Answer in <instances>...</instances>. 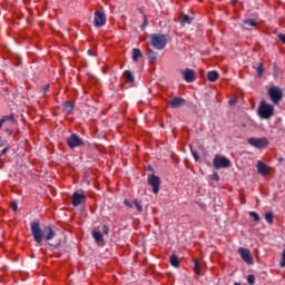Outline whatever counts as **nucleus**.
I'll list each match as a JSON object with an SVG mask.
<instances>
[{
    "instance_id": "nucleus-10",
    "label": "nucleus",
    "mask_w": 285,
    "mask_h": 285,
    "mask_svg": "<svg viewBox=\"0 0 285 285\" xmlns=\"http://www.w3.org/2000/svg\"><path fill=\"white\" fill-rule=\"evenodd\" d=\"M95 28H104L106 26V13L101 11H96L94 16Z\"/></svg>"
},
{
    "instance_id": "nucleus-26",
    "label": "nucleus",
    "mask_w": 285,
    "mask_h": 285,
    "mask_svg": "<svg viewBox=\"0 0 285 285\" xmlns=\"http://www.w3.org/2000/svg\"><path fill=\"white\" fill-rule=\"evenodd\" d=\"M1 120L3 121V124H6V121H9V124H14V116L13 115L4 116L1 118Z\"/></svg>"
},
{
    "instance_id": "nucleus-33",
    "label": "nucleus",
    "mask_w": 285,
    "mask_h": 285,
    "mask_svg": "<svg viewBox=\"0 0 285 285\" xmlns=\"http://www.w3.org/2000/svg\"><path fill=\"white\" fill-rule=\"evenodd\" d=\"M11 208H12L13 213H17V209L19 208V205L17 204V202L11 203Z\"/></svg>"
},
{
    "instance_id": "nucleus-15",
    "label": "nucleus",
    "mask_w": 285,
    "mask_h": 285,
    "mask_svg": "<svg viewBox=\"0 0 285 285\" xmlns=\"http://www.w3.org/2000/svg\"><path fill=\"white\" fill-rule=\"evenodd\" d=\"M256 168H257V173H258L259 175H266V174H268V170H269V168L267 167V165L264 164L262 160H258V161H257Z\"/></svg>"
},
{
    "instance_id": "nucleus-34",
    "label": "nucleus",
    "mask_w": 285,
    "mask_h": 285,
    "mask_svg": "<svg viewBox=\"0 0 285 285\" xmlns=\"http://www.w3.org/2000/svg\"><path fill=\"white\" fill-rule=\"evenodd\" d=\"M191 155H193L195 161H199V154H197V151L191 150Z\"/></svg>"
},
{
    "instance_id": "nucleus-31",
    "label": "nucleus",
    "mask_w": 285,
    "mask_h": 285,
    "mask_svg": "<svg viewBox=\"0 0 285 285\" xmlns=\"http://www.w3.org/2000/svg\"><path fill=\"white\" fill-rule=\"evenodd\" d=\"M48 90H50V85H46L45 87H42L41 92H42L43 97H46V94L48 92Z\"/></svg>"
},
{
    "instance_id": "nucleus-28",
    "label": "nucleus",
    "mask_w": 285,
    "mask_h": 285,
    "mask_svg": "<svg viewBox=\"0 0 285 285\" xmlns=\"http://www.w3.org/2000/svg\"><path fill=\"white\" fill-rule=\"evenodd\" d=\"M144 22L141 23L140 28L141 30H146V28L148 27V16L144 14Z\"/></svg>"
},
{
    "instance_id": "nucleus-17",
    "label": "nucleus",
    "mask_w": 285,
    "mask_h": 285,
    "mask_svg": "<svg viewBox=\"0 0 285 285\" xmlns=\"http://www.w3.org/2000/svg\"><path fill=\"white\" fill-rule=\"evenodd\" d=\"M91 235L96 242V244H104V234L101 232L94 229Z\"/></svg>"
},
{
    "instance_id": "nucleus-45",
    "label": "nucleus",
    "mask_w": 285,
    "mask_h": 285,
    "mask_svg": "<svg viewBox=\"0 0 285 285\" xmlns=\"http://www.w3.org/2000/svg\"><path fill=\"white\" fill-rule=\"evenodd\" d=\"M232 3L235 6V3H237V0H233Z\"/></svg>"
},
{
    "instance_id": "nucleus-29",
    "label": "nucleus",
    "mask_w": 285,
    "mask_h": 285,
    "mask_svg": "<svg viewBox=\"0 0 285 285\" xmlns=\"http://www.w3.org/2000/svg\"><path fill=\"white\" fill-rule=\"evenodd\" d=\"M134 204H135L138 213H141L144 210V206H141V203H139V200L135 199Z\"/></svg>"
},
{
    "instance_id": "nucleus-7",
    "label": "nucleus",
    "mask_w": 285,
    "mask_h": 285,
    "mask_svg": "<svg viewBox=\"0 0 285 285\" xmlns=\"http://www.w3.org/2000/svg\"><path fill=\"white\" fill-rule=\"evenodd\" d=\"M148 184L153 188V194L158 195L159 194V187L161 186V178H159L155 174H150L148 176Z\"/></svg>"
},
{
    "instance_id": "nucleus-6",
    "label": "nucleus",
    "mask_w": 285,
    "mask_h": 285,
    "mask_svg": "<svg viewBox=\"0 0 285 285\" xmlns=\"http://www.w3.org/2000/svg\"><path fill=\"white\" fill-rule=\"evenodd\" d=\"M247 144L249 146H253L254 148H258V150H262V148H268V139L263 138H248Z\"/></svg>"
},
{
    "instance_id": "nucleus-32",
    "label": "nucleus",
    "mask_w": 285,
    "mask_h": 285,
    "mask_svg": "<svg viewBox=\"0 0 285 285\" xmlns=\"http://www.w3.org/2000/svg\"><path fill=\"white\" fill-rule=\"evenodd\" d=\"M247 282H248V284H255V276L254 275H248L247 276Z\"/></svg>"
},
{
    "instance_id": "nucleus-23",
    "label": "nucleus",
    "mask_w": 285,
    "mask_h": 285,
    "mask_svg": "<svg viewBox=\"0 0 285 285\" xmlns=\"http://www.w3.org/2000/svg\"><path fill=\"white\" fill-rule=\"evenodd\" d=\"M254 70H256L257 77L264 76V62H259L257 66H254Z\"/></svg>"
},
{
    "instance_id": "nucleus-16",
    "label": "nucleus",
    "mask_w": 285,
    "mask_h": 285,
    "mask_svg": "<svg viewBox=\"0 0 285 285\" xmlns=\"http://www.w3.org/2000/svg\"><path fill=\"white\" fill-rule=\"evenodd\" d=\"M178 19L181 26H190L193 23V18H189L186 13H180Z\"/></svg>"
},
{
    "instance_id": "nucleus-42",
    "label": "nucleus",
    "mask_w": 285,
    "mask_h": 285,
    "mask_svg": "<svg viewBox=\"0 0 285 285\" xmlns=\"http://www.w3.org/2000/svg\"><path fill=\"white\" fill-rule=\"evenodd\" d=\"M6 131L8 132V135H12L13 132L12 128H7Z\"/></svg>"
},
{
    "instance_id": "nucleus-18",
    "label": "nucleus",
    "mask_w": 285,
    "mask_h": 285,
    "mask_svg": "<svg viewBox=\"0 0 285 285\" xmlns=\"http://www.w3.org/2000/svg\"><path fill=\"white\" fill-rule=\"evenodd\" d=\"M140 57H144V53L141 52V49L134 48L132 49V56H131L132 61H139Z\"/></svg>"
},
{
    "instance_id": "nucleus-24",
    "label": "nucleus",
    "mask_w": 285,
    "mask_h": 285,
    "mask_svg": "<svg viewBox=\"0 0 285 285\" xmlns=\"http://www.w3.org/2000/svg\"><path fill=\"white\" fill-rule=\"evenodd\" d=\"M273 219H274L273 212L265 213V220L267 222V224H273Z\"/></svg>"
},
{
    "instance_id": "nucleus-4",
    "label": "nucleus",
    "mask_w": 285,
    "mask_h": 285,
    "mask_svg": "<svg viewBox=\"0 0 285 285\" xmlns=\"http://www.w3.org/2000/svg\"><path fill=\"white\" fill-rule=\"evenodd\" d=\"M268 97L271 101L277 106L284 99V91L279 87H272L268 89Z\"/></svg>"
},
{
    "instance_id": "nucleus-39",
    "label": "nucleus",
    "mask_w": 285,
    "mask_h": 285,
    "mask_svg": "<svg viewBox=\"0 0 285 285\" xmlns=\"http://www.w3.org/2000/svg\"><path fill=\"white\" fill-rule=\"evenodd\" d=\"M278 39L282 41V43H285V35L284 33H278Z\"/></svg>"
},
{
    "instance_id": "nucleus-19",
    "label": "nucleus",
    "mask_w": 285,
    "mask_h": 285,
    "mask_svg": "<svg viewBox=\"0 0 285 285\" xmlns=\"http://www.w3.org/2000/svg\"><path fill=\"white\" fill-rule=\"evenodd\" d=\"M124 77H125L127 83H135V76L132 75V71H130V70L124 71Z\"/></svg>"
},
{
    "instance_id": "nucleus-21",
    "label": "nucleus",
    "mask_w": 285,
    "mask_h": 285,
    "mask_svg": "<svg viewBox=\"0 0 285 285\" xmlns=\"http://www.w3.org/2000/svg\"><path fill=\"white\" fill-rule=\"evenodd\" d=\"M169 262H170L171 266H174V268H179L180 263H179V256L178 255L173 254L169 258Z\"/></svg>"
},
{
    "instance_id": "nucleus-22",
    "label": "nucleus",
    "mask_w": 285,
    "mask_h": 285,
    "mask_svg": "<svg viewBox=\"0 0 285 285\" xmlns=\"http://www.w3.org/2000/svg\"><path fill=\"white\" fill-rule=\"evenodd\" d=\"M147 57H148L150 63H155V61H157V52L153 51V49L147 50Z\"/></svg>"
},
{
    "instance_id": "nucleus-12",
    "label": "nucleus",
    "mask_w": 285,
    "mask_h": 285,
    "mask_svg": "<svg viewBox=\"0 0 285 285\" xmlns=\"http://www.w3.org/2000/svg\"><path fill=\"white\" fill-rule=\"evenodd\" d=\"M181 75L187 83H193L195 82V79H197L195 70L193 69H185L184 71H181Z\"/></svg>"
},
{
    "instance_id": "nucleus-11",
    "label": "nucleus",
    "mask_w": 285,
    "mask_h": 285,
    "mask_svg": "<svg viewBox=\"0 0 285 285\" xmlns=\"http://www.w3.org/2000/svg\"><path fill=\"white\" fill-rule=\"evenodd\" d=\"M72 206H81L82 202H86V194L83 190H77L73 193L72 197Z\"/></svg>"
},
{
    "instance_id": "nucleus-5",
    "label": "nucleus",
    "mask_w": 285,
    "mask_h": 285,
    "mask_svg": "<svg viewBox=\"0 0 285 285\" xmlns=\"http://www.w3.org/2000/svg\"><path fill=\"white\" fill-rule=\"evenodd\" d=\"M213 164H214V168H216V170H219L220 168H230V159L220 156V155H216L213 159Z\"/></svg>"
},
{
    "instance_id": "nucleus-2",
    "label": "nucleus",
    "mask_w": 285,
    "mask_h": 285,
    "mask_svg": "<svg viewBox=\"0 0 285 285\" xmlns=\"http://www.w3.org/2000/svg\"><path fill=\"white\" fill-rule=\"evenodd\" d=\"M150 41L151 46L156 50H164V48H166V46L168 45V36L164 33H153L150 35Z\"/></svg>"
},
{
    "instance_id": "nucleus-13",
    "label": "nucleus",
    "mask_w": 285,
    "mask_h": 285,
    "mask_svg": "<svg viewBox=\"0 0 285 285\" xmlns=\"http://www.w3.org/2000/svg\"><path fill=\"white\" fill-rule=\"evenodd\" d=\"M62 112L66 115H72V112H75V104H72V101H66L62 104Z\"/></svg>"
},
{
    "instance_id": "nucleus-46",
    "label": "nucleus",
    "mask_w": 285,
    "mask_h": 285,
    "mask_svg": "<svg viewBox=\"0 0 285 285\" xmlns=\"http://www.w3.org/2000/svg\"><path fill=\"white\" fill-rule=\"evenodd\" d=\"M234 285H242L240 283L235 282Z\"/></svg>"
},
{
    "instance_id": "nucleus-37",
    "label": "nucleus",
    "mask_w": 285,
    "mask_h": 285,
    "mask_svg": "<svg viewBox=\"0 0 285 285\" xmlns=\"http://www.w3.org/2000/svg\"><path fill=\"white\" fill-rule=\"evenodd\" d=\"M212 179H213L214 181H219V174L214 173L213 176H212Z\"/></svg>"
},
{
    "instance_id": "nucleus-44",
    "label": "nucleus",
    "mask_w": 285,
    "mask_h": 285,
    "mask_svg": "<svg viewBox=\"0 0 285 285\" xmlns=\"http://www.w3.org/2000/svg\"><path fill=\"white\" fill-rule=\"evenodd\" d=\"M87 52H88V55H89L90 57H92V51H91V50H88Z\"/></svg>"
},
{
    "instance_id": "nucleus-27",
    "label": "nucleus",
    "mask_w": 285,
    "mask_h": 285,
    "mask_svg": "<svg viewBox=\"0 0 285 285\" xmlns=\"http://www.w3.org/2000/svg\"><path fill=\"white\" fill-rule=\"evenodd\" d=\"M249 217H253L254 222L259 223L262 218L259 217V214L257 212H249Z\"/></svg>"
},
{
    "instance_id": "nucleus-1",
    "label": "nucleus",
    "mask_w": 285,
    "mask_h": 285,
    "mask_svg": "<svg viewBox=\"0 0 285 285\" xmlns=\"http://www.w3.org/2000/svg\"><path fill=\"white\" fill-rule=\"evenodd\" d=\"M30 228L36 244H41L43 239L45 242H52V239L57 237V232H55L52 227L46 226L43 229H41L39 222H32L30 224Z\"/></svg>"
},
{
    "instance_id": "nucleus-8",
    "label": "nucleus",
    "mask_w": 285,
    "mask_h": 285,
    "mask_svg": "<svg viewBox=\"0 0 285 285\" xmlns=\"http://www.w3.org/2000/svg\"><path fill=\"white\" fill-rule=\"evenodd\" d=\"M67 145L71 149L79 148V146H83V139H81L77 134H71L70 137L67 138Z\"/></svg>"
},
{
    "instance_id": "nucleus-40",
    "label": "nucleus",
    "mask_w": 285,
    "mask_h": 285,
    "mask_svg": "<svg viewBox=\"0 0 285 285\" xmlns=\"http://www.w3.org/2000/svg\"><path fill=\"white\" fill-rule=\"evenodd\" d=\"M10 150V148H3L2 151L0 153V155H6V153H8Z\"/></svg>"
},
{
    "instance_id": "nucleus-20",
    "label": "nucleus",
    "mask_w": 285,
    "mask_h": 285,
    "mask_svg": "<svg viewBox=\"0 0 285 285\" xmlns=\"http://www.w3.org/2000/svg\"><path fill=\"white\" fill-rule=\"evenodd\" d=\"M207 79L208 81L215 82L217 79H219V72H217L216 70L208 71Z\"/></svg>"
},
{
    "instance_id": "nucleus-3",
    "label": "nucleus",
    "mask_w": 285,
    "mask_h": 285,
    "mask_svg": "<svg viewBox=\"0 0 285 285\" xmlns=\"http://www.w3.org/2000/svg\"><path fill=\"white\" fill-rule=\"evenodd\" d=\"M273 112H275V107H273V105H268L266 100H262L258 106V116L261 119H271L273 117Z\"/></svg>"
},
{
    "instance_id": "nucleus-43",
    "label": "nucleus",
    "mask_w": 285,
    "mask_h": 285,
    "mask_svg": "<svg viewBox=\"0 0 285 285\" xmlns=\"http://www.w3.org/2000/svg\"><path fill=\"white\" fill-rule=\"evenodd\" d=\"M3 146V139L0 138V148Z\"/></svg>"
},
{
    "instance_id": "nucleus-30",
    "label": "nucleus",
    "mask_w": 285,
    "mask_h": 285,
    "mask_svg": "<svg viewBox=\"0 0 285 285\" xmlns=\"http://www.w3.org/2000/svg\"><path fill=\"white\" fill-rule=\"evenodd\" d=\"M281 268H285V249L282 253V262L279 264Z\"/></svg>"
},
{
    "instance_id": "nucleus-38",
    "label": "nucleus",
    "mask_w": 285,
    "mask_h": 285,
    "mask_svg": "<svg viewBox=\"0 0 285 285\" xmlns=\"http://www.w3.org/2000/svg\"><path fill=\"white\" fill-rule=\"evenodd\" d=\"M124 204H125V206H127L128 208H132V203H130V200L125 199V200H124Z\"/></svg>"
},
{
    "instance_id": "nucleus-14",
    "label": "nucleus",
    "mask_w": 285,
    "mask_h": 285,
    "mask_svg": "<svg viewBox=\"0 0 285 285\" xmlns=\"http://www.w3.org/2000/svg\"><path fill=\"white\" fill-rule=\"evenodd\" d=\"M184 104H186V100L184 98L175 97L169 102V106L171 108H181V106H184Z\"/></svg>"
},
{
    "instance_id": "nucleus-41",
    "label": "nucleus",
    "mask_w": 285,
    "mask_h": 285,
    "mask_svg": "<svg viewBox=\"0 0 285 285\" xmlns=\"http://www.w3.org/2000/svg\"><path fill=\"white\" fill-rule=\"evenodd\" d=\"M138 12H140V14H142V18H144V14H146V12L144 11V8H139Z\"/></svg>"
},
{
    "instance_id": "nucleus-36",
    "label": "nucleus",
    "mask_w": 285,
    "mask_h": 285,
    "mask_svg": "<svg viewBox=\"0 0 285 285\" xmlns=\"http://www.w3.org/2000/svg\"><path fill=\"white\" fill-rule=\"evenodd\" d=\"M194 271L197 273V275H199V263H197V261L195 262Z\"/></svg>"
},
{
    "instance_id": "nucleus-9",
    "label": "nucleus",
    "mask_w": 285,
    "mask_h": 285,
    "mask_svg": "<svg viewBox=\"0 0 285 285\" xmlns=\"http://www.w3.org/2000/svg\"><path fill=\"white\" fill-rule=\"evenodd\" d=\"M238 253H239L243 262H245V264H250V265L255 264V261L253 259V256L250 255V249L239 247Z\"/></svg>"
},
{
    "instance_id": "nucleus-35",
    "label": "nucleus",
    "mask_w": 285,
    "mask_h": 285,
    "mask_svg": "<svg viewBox=\"0 0 285 285\" xmlns=\"http://www.w3.org/2000/svg\"><path fill=\"white\" fill-rule=\"evenodd\" d=\"M102 233H104V235H108V233H110V228L107 225H104Z\"/></svg>"
},
{
    "instance_id": "nucleus-25",
    "label": "nucleus",
    "mask_w": 285,
    "mask_h": 285,
    "mask_svg": "<svg viewBox=\"0 0 285 285\" xmlns=\"http://www.w3.org/2000/svg\"><path fill=\"white\" fill-rule=\"evenodd\" d=\"M244 26H250V28H255V26H257V21L253 20V19H246L243 21Z\"/></svg>"
}]
</instances>
